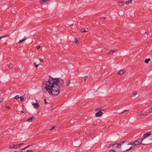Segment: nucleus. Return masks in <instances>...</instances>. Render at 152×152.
Masks as SVG:
<instances>
[{
    "label": "nucleus",
    "mask_w": 152,
    "mask_h": 152,
    "mask_svg": "<svg viewBox=\"0 0 152 152\" xmlns=\"http://www.w3.org/2000/svg\"><path fill=\"white\" fill-rule=\"evenodd\" d=\"M43 87L48 91L50 94L56 96L58 95L60 92L61 88L60 86H50L46 84L43 85Z\"/></svg>",
    "instance_id": "obj_1"
},
{
    "label": "nucleus",
    "mask_w": 152,
    "mask_h": 152,
    "mask_svg": "<svg viewBox=\"0 0 152 152\" xmlns=\"http://www.w3.org/2000/svg\"><path fill=\"white\" fill-rule=\"evenodd\" d=\"M59 83V78H53L50 75L49 76L48 81H45L43 83V85L46 84L50 86H59L58 84Z\"/></svg>",
    "instance_id": "obj_2"
},
{
    "label": "nucleus",
    "mask_w": 152,
    "mask_h": 152,
    "mask_svg": "<svg viewBox=\"0 0 152 152\" xmlns=\"http://www.w3.org/2000/svg\"><path fill=\"white\" fill-rule=\"evenodd\" d=\"M143 140V138H141L139 139L134 142H130L128 144V145H137L140 144H142L144 145H146L147 144L144 143H142V141Z\"/></svg>",
    "instance_id": "obj_3"
},
{
    "label": "nucleus",
    "mask_w": 152,
    "mask_h": 152,
    "mask_svg": "<svg viewBox=\"0 0 152 152\" xmlns=\"http://www.w3.org/2000/svg\"><path fill=\"white\" fill-rule=\"evenodd\" d=\"M58 84H59L61 88H63L64 87V80H63L61 79L60 80L59 78V83Z\"/></svg>",
    "instance_id": "obj_4"
},
{
    "label": "nucleus",
    "mask_w": 152,
    "mask_h": 152,
    "mask_svg": "<svg viewBox=\"0 0 152 152\" xmlns=\"http://www.w3.org/2000/svg\"><path fill=\"white\" fill-rule=\"evenodd\" d=\"M32 105L35 108L37 109L39 108V104L38 103H33Z\"/></svg>",
    "instance_id": "obj_5"
},
{
    "label": "nucleus",
    "mask_w": 152,
    "mask_h": 152,
    "mask_svg": "<svg viewBox=\"0 0 152 152\" xmlns=\"http://www.w3.org/2000/svg\"><path fill=\"white\" fill-rule=\"evenodd\" d=\"M13 146L12 147H11V146H9V147L10 148H18L20 147L19 145V144H17L15 145L14 144L13 145Z\"/></svg>",
    "instance_id": "obj_6"
},
{
    "label": "nucleus",
    "mask_w": 152,
    "mask_h": 152,
    "mask_svg": "<svg viewBox=\"0 0 152 152\" xmlns=\"http://www.w3.org/2000/svg\"><path fill=\"white\" fill-rule=\"evenodd\" d=\"M137 114L139 116L142 117L143 116H146L148 115V114H143L142 113V112L141 111L140 113H137Z\"/></svg>",
    "instance_id": "obj_7"
},
{
    "label": "nucleus",
    "mask_w": 152,
    "mask_h": 152,
    "mask_svg": "<svg viewBox=\"0 0 152 152\" xmlns=\"http://www.w3.org/2000/svg\"><path fill=\"white\" fill-rule=\"evenodd\" d=\"M151 132H148L147 133L145 134L143 136V138H145L146 137H148L149 135H151Z\"/></svg>",
    "instance_id": "obj_8"
},
{
    "label": "nucleus",
    "mask_w": 152,
    "mask_h": 152,
    "mask_svg": "<svg viewBox=\"0 0 152 152\" xmlns=\"http://www.w3.org/2000/svg\"><path fill=\"white\" fill-rule=\"evenodd\" d=\"M103 113L101 111H99L96 113V117H100L102 114Z\"/></svg>",
    "instance_id": "obj_9"
},
{
    "label": "nucleus",
    "mask_w": 152,
    "mask_h": 152,
    "mask_svg": "<svg viewBox=\"0 0 152 152\" xmlns=\"http://www.w3.org/2000/svg\"><path fill=\"white\" fill-rule=\"evenodd\" d=\"M50 0H40V3L41 4H45V3H47L48 2L50 1Z\"/></svg>",
    "instance_id": "obj_10"
},
{
    "label": "nucleus",
    "mask_w": 152,
    "mask_h": 152,
    "mask_svg": "<svg viewBox=\"0 0 152 152\" xmlns=\"http://www.w3.org/2000/svg\"><path fill=\"white\" fill-rule=\"evenodd\" d=\"M35 118L34 116H32V117H31L30 118L27 119L26 120V121L29 122H31L33 120V119H34Z\"/></svg>",
    "instance_id": "obj_11"
},
{
    "label": "nucleus",
    "mask_w": 152,
    "mask_h": 152,
    "mask_svg": "<svg viewBox=\"0 0 152 152\" xmlns=\"http://www.w3.org/2000/svg\"><path fill=\"white\" fill-rule=\"evenodd\" d=\"M125 2L123 1H118V5L121 6L124 5L125 4Z\"/></svg>",
    "instance_id": "obj_12"
},
{
    "label": "nucleus",
    "mask_w": 152,
    "mask_h": 152,
    "mask_svg": "<svg viewBox=\"0 0 152 152\" xmlns=\"http://www.w3.org/2000/svg\"><path fill=\"white\" fill-rule=\"evenodd\" d=\"M118 51L117 50H111L109 52V54H112L114 52H117Z\"/></svg>",
    "instance_id": "obj_13"
},
{
    "label": "nucleus",
    "mask_w": 152,
    "mask_h": 152,
    "mask_svg": "<svg viewBox=\"0 0 152 152\" xmlns=\"http://www.w3.org/2000/svg\"><path fill=\"white\" fill-rule=\"evenodd\" d=\"M26 38L25 37H24L22 39V40H20L18 42V43H20L23 42L26 39Z\"/></svg>",
    "instance_id": "obj_14"
},
{
    "label": "nucleus",
    "mask_w": 152,
    "mask_h": 152,
    "mask_svg": "<svg viewBox=\"0 0 152 152\" xmlns=\"http://www.w3.org/2000/svg\"><path fill=\"white\" fill-rule=\"evenodd\" d=\"M124 72V71L123 70H121L118 73V74L120 75H122Z\"/></svg>",
    "instance_id": "obj_15"
},
{
    "label": "nucleus",
    "mask_w": 152,
    "mask_h": 152,
    "mask_svg": "<svg viewBox=\"0 0 152 152\" xmlns=\"http://www.w3.org/2000/svg\"><path fill=\"white\" fill-rule=\"evenodd\" d=\"M134 147V146H133V145H132V146H131L129 149H127L124 151V152H126V151H129V150H132L133 149Z\"/></svg>",
    "instance_id": "obj_16"
},
{
    "label": "nucleus",
    "mask_w": 152,
    "mask_h": 152,
    "mask_svg": "<svg viewBox=\"0 0 152 152\" xmlns=\"http://www.w3.org/2000/svg\"><path fill=\"white\" fill-rule=\"evenodd\" d=\"M151 60V59L150 58L146 59L145 60V62L146 63H148Z\"/></svg>",
    "instance_id": "obj_17"
},
{
    "label": "nucleus",
    "mask_w": 152,
    "mask_h": 152,
    "mask_svg": "<svg viewBox=\"0 0 152 152\" xmlns=\"http://www.w3.org/2000/svg\"><path fill=\"white\" fill-rule=\"evenodd\" d=\"M116 144H117V143H115V144H110L108 146V148H110L111 147H112L113 146H114L115 145H116Z\"/></svg>",
    "instance_id": "obj_18"
},
{
    "label": "nucleus",
    "mask_w": 152,
    "mask_h": 152,
    "mask_svg": "<svg viewBox=\"0 0 152 152\" xmlns=\"http://www.w3.org/2000/svg\"><path fill=\"white\" fill-rule=\"evenodd\" d=\"M138 93L137 92V91H135L134 92L133 94V95L131 96V97H132L133 96H135Z\"/></svg>",
    "instance_id": "obj_19"
},
{
    "label": "nucleus",
    "mask_w": 152,
    "mask_h": 152,
    "mask_svg": "<svg viewBox=\"0 0 152 152\" xmlns=\"http://www.w3.org/2000/svg\"><path fill=\"white\" fill-rule=\"evenodd\" d=\"M117 145L116 148H120L121 147V144H118L117 143V144L116 145Z\"/></svg>",
    "instance_id": "obj_20"
},
{
    "label": "nucleus",
    "mask_w": 152,
    "mask_h": 152,
    "mask_svg": "<svg viewBox=\"0 0 152 152\" xmlns=\"http://www.w3.org/2000/svg\"><path fill=\"white\" fill-rule=\"evenodd\" d=\"M152 111V107H151L146 112L147 113H149Z\"/></svg>",
    "instance_id": "obj_21"
},
{
    "label": "nucleus",
    "mask_w": 152,
    "mask_h": 152,
    "mask_svg": "<svg viewBox=\"0 0 152 152\" xmlns=\"http://www.w3.org/2000/svg\"><path fill=\"white\" fill-rule=\"evenodd\" d=\"M132 0H129V1H126V4H130L132 3Z\"/></svg>",
    "instance_id": "obj_22"
},
{
    "label": "nucleus",
    "mask_w": 152,
    "mask_h": 152,
    "mask_svg": "<svg viewBox=\"0 0 152 152\" xmlns=\"http://www.w3.org/2000/svg\"><path fill=\"white\" fill-rule=\"evenodd\" d=\"M70 84V81L69 80H68V81L66 82V84L67 86H69Z\"/></svg>",
    "instance_id": "obj_23"
},
{
    "label": "nucleus",
    "mask_w": 152,
    "mask_h": 152,
    "mask_svg": "<svg viewBox=\"0 0 152 152\" xmlns=\"http://www.w3.org/2000/svg\"><path fill=\"white\" fill-rule=\"evenodd\" d=\"M20 98V97L18 96V95H16L14 98L15 99H17Z\"/></svg>",
    "instance_id": "obj_24"
},
{
    "label": "nucleus",
    "mask_w": 152,
    "mask_h": 152,
    "mask_svg": "<svg viewBox=\"0 0 152 152\" xmlns=\"http://www.w3.org/2000/svg\"><path fill=\"white\" fill-rule=\"evenodd\" d=\"M20 100L21 102H22L23 101V99H24V97L23 96H21L20 97Z\"/></svg>",
    "instance_id": "obj_25"
},
{
    "label": "nucleus",
    "mask_w": 152,
    "mask_h": 152,
    "mask_svg": "<svg viewBox=\"0 0 152 152\" xmlns=\"http://www.w3.org/2000/svg\"><path fill=\"white\" fill-rule=\"evenodd\" d=\"M34 64L35 65V66L36 68H37L38 67V66H39V64H37L36 62H34Z\"/></svg>",
    "instance_id": "obj_26"
},
{
    "label": "nucleus",
    "mask_w": 152,
    "mask_h": 152,
    "mask_svg": "<svg viewBox=\"0 0 152 152\" xmlns=\"http://www.w3.org/2000/svg\"><path fill=\"white\" fill-rule=\"evenodd\" d=\"M80 31L82 32H84L86 31V30L84 29H81L80 30Z\"/></svg>",
    "instance_id": "obj_27"
},
{
    "label": "nucleus",
    "mask_w": 152,
    "mask_h": 152,
    "mask_svg": "<svg viewBox=\"0 0 152 152\" xmlns=\"http://www.w3.org/2000/svg\"><path fill=\"white\" fill-rule=\"evenodd\" d=\"M128 111V110H125L124 111H123L122 112H121L120 113V114H122L124 112H126Z\"/></svg>",
    "instance_id": "obj_28"
},
{
    "label": "nucleus",
    "mask_w": 152,
    "mask_h": 152,
    "mask_svg": "<svg viewBox=\"0 0 152 152\" xmlns=\"http://www.w3.org/2000/svg\"><path fill=\"white\" fill-rule=\"evenodd\" d=\"M30 146H33V145H28L27 146H26V147H24V148H25V149L26 148H27L29 147Z\"/></svg>",
    "instance_id": "obj_29"
},
{
    "label": "nucleus",
    "mask_w": 152,
    "mask_h": 152,
    "mask_svg": "<svg viewBox=\"0 0 152 152\" xmlns=\"http://www.w3.org/2000/svg\"><path fill=\"white\" fill-rule=\"evenodd\" d=\"M127 142V141H122V142H120L119 144H121V145H123V144L124 143V142Z\"/></svg>",
    "instance_id": "obj_30"
},
{
    "label": "nucleus",
    "mask_w": 152,
    "mask_h": 152,
    "mask_svg": "<svg viewBox=\"0 0 152 152\" xmlns=\"http://www.w3.org/2000/svg\"><path fill=\"white\" fill-rule=\"evenodd\" d=\"M44 101L45 104H48V103L47 102V100L46 99H44Z\"/></svg>",
    "instance_id": "obj_31"
},
{
    "label": "nucleus",
    "mask_w": 152,
    "mask_h": 152,
    "mask_svg": "<svg viewBox=\"0 0 152 152\" xmlns=\"http://www.w3.org/2000/svg\"><path fill=\"white\" fill-rule=\"evenodd\" d=\"M75 42L76 44H77L78 42V40L76 38L75 39Z\"/></svg>",
    "instance_id": "obj_32"
},
{
    "label": "nucleus",
    "mask_w": 152,
    "mask_h": 152,
    "mask_svg": "<svg viewBox=\"0 0 152 152\" xmlns=\"http://www.w3.org/2000/svg\"><path fill=\"white\" fill-rule=\"evenodd\" d=\"M55 127V126H54L51 128L49 130V131H51L52 130H53Z\"/></svg>",
    "instance_id": "obj_33"
},
{
    "label": "nucleus",
    "mask_w": 152,
    "mask_h": 152,
    "mask_svg": "<svg viewBox=\"0 0 152 152\" xmlns=\"http://www.w3.org/2000/svg\"><path fill=\"white\" fill-rule=\"evenodd\" d=\"M109 152H116V151L114 150H110Z\"/></svg>",
    "instance_id": "obj_34"
},
{
    "label": "nucleus",
    "mask_w": 152,
    "mask_h": 152,
    "mask_svg": "<svg viewBox=\"0 0 152 152\" xmlns=\"http://www.w3.org/2000/svg\"><path fill=\"white\" fill-rule=\"evenodd\" d=\"M88 77L87 76H85L84 77V80L86 81V80L88 78Z\"/></svg>",
    "instance_id": "obj_35"
},
{
    "label": "nucleus",
    "mask_w": 152,
    "mask_h": 152,
    "mask_svg": "<svg viewBox=\"0 0 152 152\" xmlns=\"http://www.w3.org/2000/svg\"><path fill=\"white\" fill-rule=\"evenodd\" d=\"M101 108H100L101 109ZM100 108H98L96 109L95 111H100Z\"/></svg>",
    "instance_id": "obj_36"
},
{
    "label": "nucleus",
    "mask_w": 152,
    "mask_h": 152,
    "mask_svg": "<svg viewBox=\"0 0 152 152\" xmlns=\"http://www.w3.org/2000/svg\"><path fill=\"white\" fill-rule=\"evenodd\" d=\"M9 69H12V65H10L9 66Z\"/></svg>",
    "instance_id": "obj_37"
},
{
    "label": "nucleus",
    "mask_w": 152,
    "mask_h": 152,
    "mask_svg": "<svg viewBox=\"0 0 152 152\" xmlns=\"http://www.w3.org/2000/svg\"><path fill=\"white\" fill-rule=\"evenodd\" d=\"M33 151L32 150H28L26 151V152H32Z\"/></svg>",
    "instance_id": "obj_38"
},
{
    "label": "nucleus",
    "mask_w": 152,
    "mask_h": 152,
    "mask_svg": "<svg viewBox=\"0 0 152 152\" xmlns=\"http://www.w3.org/2000/svg\"><path fill=\"white\" fill-rule=\"evenodd\" d=\"M25 149V148H23L22 149H21L20 150V152H21L23 150Z\"/></svg>",
    "instance_id": "obj_39"
},
{
    "label": "nucleus",
    "mask_w": 152,
    "mask_h": 152,
    "mask_svg": "<svg viewBox=\"0 0 152 152\" xmlns=\"http://www.w3.org/2000/svg\"><path fill=\"white\" fill-rule=\"evenodd\" d=\"M37 49H39L40 48V46H37Z\"/></svg>",
    "instance_id": "obj_40"
},
{
    "label": "nucleus",
    "mask_w": 152,
    "mask_h": 152,
    "mask_svg": "<svg viewBox=\"0 0 152 152\" xmlns=\"http://www.w3.org/2000/svg\"><path fill=\"white\" fill-rule=\"evenodd\" d=\"M43 60H44V59L43 58H40V60L41 62H43Z\"/></svg>",
    "instance_id": "obj_41"
},
{
    "label": "nucleus",
    "mask_w": 152,
    "mask_h": 152,
    "mask_svg": "<svg viewBox=\"0 0 152 152\" xmlns=\"http://www.w3.org/2000/svg\"><path fill=\"white\" fill-rule=\"evenodd\" d=\"M3 100V98L0 99V103Z\"/></svg>",
    "instance_id": "obj_42"
},
{
    "label": "nucleus",
    "mask_w": 152,
    "mask_h": 152,
    "mask_svg": "<svg viewBox=\"0 0 152 152\" xmlns=\"http://www.w3.org/2000/svg\"><path fill=\"white\" fill-rule=\"evenodd\" d=\"M105 19V17H102L101 18V19L102 20H104Z\"/></svg>",
    "instance_id": "obj_43"
},
{
    "label": "nucleus",
    "mask_w": 152,
    "mask_h": 152,
    "mask_svg": "<svg viewBox=\"0 0 152 152\" xmlns=\"http://www.w3.org/2000/svg\"><path fill=\"white\" fill-rule=\"evenodd\" d=\"M12 4H8V6H11L12 5Z\"/></svg>",
    "instance_id": "obj_44"
},
{
    "label": "nucleus",
    "mask_w": 152,
    "mask_h": 152,
    "mask_svg": "<svg viewBox=\"0 0 152 152\" xmlns=\"http://www.w3.org/2000/svg\"><path fill=\"white\" fill-rule=\"evenodd\" d=\"M23 143H21V144H19L20 147L21 145H23Z\"/></svg>",
    "instance_id": "obj_45"
},
{
    "label": "nucleus",
    "mask_w": 152,
    "mask_h": 152,
    "mask_svg": "<svg viewBox=\"0 0 152 152\" xmlns=\"http://www.w3.org/2000/svg\"><path fill=\"white\" fill-rule=\"evenodd\" d=\"M5 36H3V37H0V40L3 37H4Z\"/></svg>",
    "instance_id": "obj_46"
},
{
    "label": "nucleus",
    "mask_w": 152,
    "mask_h": 152,
    "mask_svg": "<svg viewBox=\"0 0 152 152\" xmlns=\"http://www.w3.org/2000/svg\"><path fill=\"white\" fill-rule=\"evenodd\" d=\"M9 36V35L7 34V35H6V36H5L4 37H8Z\"/></svg>",
    "instance_id": "obj_47"
},
{
    "label": "nucleus",
    "mask_w": 152,
    "mask_h": 152,
    "mask_svg": "<svg viewBox=\"0 0 152 152\" xmlns=\"http://www.w3.org/2000/svg\"><path fill=\"white\" fill-rule=\"evenodd\" d=\"M7 108L9 109H10V107L9 106H7Z\"/></svg>",
    "instance_id": "obj_48"
},
{
    "label": "nucleus",
    "mask_w": 152,
    "mask_h": 152,
    "mask_svg": "<svg viewBox=\"0 0 152 152\" xmlns=\"http://www.w3.org/2000/svg\"><path fill=\"white\" fill-rule=\"evenodd\" d=\"M9 146H11V147H12V146H13V145H10Z\"/></svg>",
    "instance_id": "obj_49"
},
{
    "label": "nucleus",
    "mask_w": 152,
    "mask_h": 152,
    "mask_svg": "<svg viewBox=\"0 0 152 152\" xmlns=\"http://www.w3.org/2000/svg\"><path fill=\"white\" fill-rule=\"evenodd\" d=\"M2 30V28H0V31H1Z\"/></svg>",
    "instance_id": "obj_50"
},
{
    "label": "nucleus",
    "mask_w": 152,
    "mask_h": 152,
    "mask_svg": "<svg viewBox=\"0 0 152 152\" xmlns=\"http://www.w3.org/2000/svg\"><path fill=\"white\" fill-rule=\"evenodd\" d=\"M81 145H80L79 146H76V147H80Z\"/></svg>",
    "instance_id": "obj_51"
},
{
    "label": "nucleus",
    "mask_w": 152,
    "mask_h": 152,
    "mask_svg": "<svg viewBox=\"0 0 152 152\" xmlns=\"http://www.w3.org/2000/svg\"><path fill=\"white\" fill-rule=\"evenodd\" d=\"M73 25V24H70V26H72Z\"/></svg>",
    "instance_id": "obj_52"
},
{
    "label": "nucleus",
    "mask_w": 152,
    "mask_h": 152,
    "mask_svg": "<svg viewBox=\"0 0 152 152\" xmlns=\"http://www.w3.org/2000/svg\"><path fill=\"white\" fill-rule=\"evenodd\" d=\"M115 145H114V148H115V147H116V146H115Z\"/></svg>",
    "instance_id": "obj_53"
},
{
    "label": "nucleus",
    "mask_w": 152,
    "mask_h": 152,
    "mask_svg": "<svg viewBox=\"0 0 152 152\" xmlns=\"http://www.w3.org/2000/svg\"><path fill=\"white\" fill-rule=\"evenodd\" d=\"M21 113H24V112H23V111H21Z\"/></svg>",
    "instance_id": "obj_54"
},
{
    "label": "nucleus",
    "mask_w": 152,
    "mask_h": 152,
    "mask_svg": "<svg viewBox=\"0 0 152 152\" xmlns=\"http://www.w3.org/2000/svg\"><path fill=\"white\" fill-rule=\"evenodd\" d=\"M151 140H152V137L151 139Z\"/></svg>",
    "instance_id": "obj_55"
},
{
    "label": "nucleus",
    "mask_w": 152,
    "mask_h": 152,
    "mask_svg": "<svg viewBox=\"0 0 152 152\" xmlns=\"http://www.w3.org/2000/svg\"><path fill=\"white\" fill-rule=\"evenodd\" d=\"M145 34H146V33H144V35H145Z\"/></svg>",
    "instance_id": "obj_56"
},
{
    "label": "nucleus",
    "mask_w": 152,
    "mask_h": 152,
    "mask_svg": "<svg viewBox=\"0 0 152 152\" xmlns=\"http://www.w3.org/2000/svg\"><path fill=\"white\" fill-rule=\"evenodd\" d=\"M142 143H145V142H142Z\"/></svg>",
    "instance_id": "obj_57"
}]
</instances>
